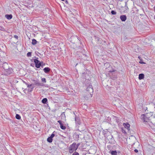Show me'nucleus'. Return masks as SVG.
<instances>
[{
    "mask_svg": "<svg viewBox=\"0 0 155 155\" xmlns=\"http://www.w3.org/2000/svg\"><path fill=\"white\" fill-rule=\"evenodd\" d=\"M3 68L5 70L6 73L7 74H10L12 72L13 70L11 68H9L8 64L5 62L3 64L2 66Z\"/></svg>",
    "mask_w": 155,
    "mask_h": 155,
    "instance_id": "nucleus-1",
    "label": "nucleus"
},
{
    "mask_svg": "<svg viewBox=\"0 0 155 155\" xmlns=\"http://www.w3.org/2000/svg\"><path fill=\"white\" fill-rule=\"evenodd\" d=\"M78 147V146H76V143H73L69 147V151L70 153H72L74 151H76Z\"/></svg>",
    "mask_w": 155,
    "mask_h": 155,
    "instance_id": "nucleus-2",
    "label": "nucleus"
},
{
    "mask_svg": "<svg viewBox=\"0 0 155 155\" xmlns=\"http://www.w3.org/2000/svg\"><path fill=\"white\" fill-rule=\"evenodd\" d=\"M87 87L86 88V91L87 93L89 94V97H91L93 93V89L91 85H89V86H87Z\"/></svg>",
    "mask_w": 155,
    "mask_h": 155,
    "instance_id": "nucleus-3",
    "label": "nucleus"
},
{
    "mask_svg": "<svg viewBox=\"0 0 155 155\" xmlns=\"http://www.w3.org/2000/svg\"><path fill=\"white\" fill-rule=\"evenodd\" d=\"M75 121L76 126L77 128H78L79 127V125H80L81 123L80 119L78 117H76L75 118Z\"/></svg>",
    "mask_w": 155,
    "mask_h": 155,
    "instance_id": "nucleus-4",
    "label": "nucleus"
},
{
    "mask_svg": "<svg viewBox=\"0 0 155 155\" xmlns=\"http://www.w3.org/2000/svg\"><path fill=\"white\" fill-rule=\"evenodd\" d=\"M140 118L144 122H147L149 120V118L147 117L146 114H142L141 115Z\"/></svg>",
    "mask_w": 155,
    "mask_h": 155,
    "instance_id": "nucleus-5",
    "label": "nucleus"
},
{
    "mask_svg": "<svg viewBox=\"0 0 155 155\" xmlns=\"http://www.w3.org/2000/svg\"><path fill=\"white\" fill-rule=\"evenodd\" d=\"M34 62L35 67L38 68H39L41 66V63L37 59H34Z\"/></svg>",
    "mask_w": 155,
    "mask_h": 155,
    "instance_id": "nucleus-6",
    "label": "nucleus"
},
{
    "mask_svg": "<svg viewBox=\"0 0 155 155\" xmlns=\"http://www.w3.org/2000/svg\"><path fill=\"white\" fill-rule=\"evenodd\" d=\"M106 71L108 72H112L114 71V69L112 68L111 66H110L108 68H106Z\"/></svg>",
    "mask_w": 155,
    "mask_h": 155,
    "instance_id": "nucleus-7",
    "label": "nucleus"
},
{
    "mask_svg": "<svg viewBox=\"0 0 155 155\" xmlns=\"http://www.w3.org/2000/svg\"><path fill=\"white\" fill-rule=\"evenodd\" d=\"M120 18L122 21H124L126 20L127 18L126 15H122L120 16Z\"/></svg>",
    "mask_w": 155,
    "mask_h": 155,
    "instance_id": "nucleus-8",
    "label": "nucleus"
},
{
    "mask_svg": "<svg viewBox=\"0 0 155 155\" xmlns=\"http://www.w3.org/2000/svg\"><path fill=\"white\" fill-rule=\"evenodd\" d=\"M123 125L125 128H126L128 130H130V125L129 124L127 123H124Z\"/></svg>",
    "mask_w": 155,
    "mask_h": 155,
    "instance_id": "nucleus-9",
    "label": "nucleus"
},
{
    "mask_svg": "<svg viewBox=\"0 0 155 155\" xmlns=\"http://www.w3.org/2000/svg\"><path fill=\"white\" fill-rule=\"evenodd\" d=\"M33 81H35V83H34V84L37 86H40L42 85V84L40 82H39L38 81H35V80H33Z\"/></svg>",
    "mask_w": 155,
    "mask_h": 155,
    "instance_id": "nucleus-10",
    "label": "nucleus"
},
{
    "mask_svg": "<svg viewBox=\"0 0 155 155\" xmlns=\"http://www.w3.org/2000/svg\"><path fill=\"white\" fill-rule=\"evenodd\" d=\"M5 17L8 20L11 19L12 18V15H6Z\"/></svg>",
    "mask_w": 155,
    "mask_h": 155,
    "instance_id": "nucleus-11",
    "label": "nucleus"
},
{
    "mask_svg": "<svg viewBox=\"0 0 155 155\" xmlns=\"http://www.w3.org/2000/svg\"><path fill=\"white\" fill-rule=\"evenodd\" d=\"M144 75L143 74H140L139 75V79L141 80L144 78Z\"/></svg>",
    "mask_w": 155,
    "mask_h": 155,
    "instance_id": "nucleus-12",
    "label": "nucleus"
},
{
    "mask_svg": "<svg viewBox=\"0 0 155 155\" xmlns=\"http://www.w3.org/2000/svg\"><path fill=\"white\" fill-rule=\"evenodd\" d=\"M50 68L48 67L45 68L43 69V71H44V72H45V73H48L50 71Z\"/></svg>",
    "mask_w": 155,
    "mask_h": 155,
    "instance_id": "nucleus-13",
    "label": "nucleus"
},
{
    "mask_svg": "<svg viewBox=\"0 0 155 155\" xmlns=\"http://www.w3.org/2000/svg\"><path fill=\"white\" fill-rule=\"evenodd\" d=\"M110 153L112 155H117V152L116 150L111 151Z\"/></svg>",
    "mask_w": 155,
    "mask_h": 155,
    "instance_id": "nucleus-14",
    "label": "nucleus"
},
{
    "mask_svg": "<svg viewBox=\"0 0 155 155\" xmlns=\"http://www.w3.org/2000/svg\"><path fill=\"white\" fill-rule=\"evenodd\" d=\"M37 42L35 39H33L32 40V44L33 45H35L36 44Z\"/></svg>",
    "mask_w": 155,
    "mask_h": 155,
    "instance_id": "nucleus-15",
    "label": "nucleus"
},
{
    "mask_svg": "<svg viewBox=\"0 0 155 155\" xmlns=\"http://www.w3.org/2000/svg\"><path fill=\"white\" fill-rule=\"evenodd\" d=\"M47 101V99L46 98H44L42 100V102L44 104H46Z\"/></svg>",
    "mask_w": 155,
    "mask_h": 155,
    "instance_id": "nucleus-16",
    "label": "nucleus"
},
{
    "mask_svg": "<svg viewBox=\"0 0 155 155\" xmlns=\"http://www.w3.org/2000/svg\"><path fill=\"white\" fill-rule=\"evenodd\" d=\"M47 141L49 143H51L52 141V139L50 137H49L48 138Z\"/></svg>",
    "mask_w": 155,
    "mask_h": 155,
    "instance_id": "nucleus-17",
    "label": "nucleus"
},
{
    "mask_svg": "<svg viewBox=\"0 0 155 155\" xmlns=\"http://www.w3.org/2000/svg\"><path fill=\"white\" fill-rule=\"evenodd\" d=\"M0 30L1 31H6L5 29L4 28V27L0 25Z\"/></svg>",
    "mask_w": 155,
    "mask_h": 155,
    "instance_id": "nucleus-18",
    "label": "nucleus"
},
{
    "mask_svg": "<svg viewBox=\"0 0 155 155\" xmlns=\"http://www.w3.org/2000/svg\"><path fill=\"white\" fill-rule=\"evenodd\" d=\"M32 85H33L32 84H30V85H29L28 84V85H27V86L28 87L31 88L32 89V90L34 87Z\"/></svg>",
    "mask_w": 155,
    "mask_h": 155,
    "instance_id": "nucleus-19",
    "label": "nucleus"
},
{
    "mask_svg": "<svg viewBox=\"0 0 155 155\" xmlns=\"http://www.w3.org/2000/svg\"><path fill=\"white\" fill-rule=\"evenodd\" d=\"M60 125V127L61 129H62L63 130H64L66 129L65 127L63 125V123H62Z\"/></svg>",
    "mask_w": 155,
    "mask_h": 155,
    "instance_id": "nucleus-20",
    "label": "nucleus"
},
{
    "mask_svg": "<svg viewBox=\"0 0 155 155\" xmlns=\"http://www.w3.org/2000/svg\"><path fill=\"white\" fill-rule=\"evenodd\" d=\"M15 117L18 120H19L21 119V116L19 114H16Z\"/></svg>",
    "mask_w": 155,
    "mask_h": 155,
    "instance_id": "nucleus-21",
    "label": "nucleus"
},
{
    "mask_svg": "<svg viewBox=\"0 0 155 155\" xmlns=\"http://www.w3.org/2000/svg\"><path fill=\"white\" fill-rule=\"evenodd\" d=\"M31 56V52H28L27 54V56L28 57H30Z\"/></svg>",
    "mask_w": 155,
    "mask_h": 155,
    "instance_id": "nucleus-22",
    "label": "nucleus"
},
{
    "mask_svg": "<svg viewBox=\"0 0 155 155\" xmlns=\"http://www.w3.org/2000/svg\"><path fill=\"white\" fill-rule=\"evenodd\" d=\"M41 81L43 82H44V83H45L46 82V80L45 79V78H41Z\"/></svg>",
    "mask_w": 155,
    "mask_h": 155,
    "instance_id": "nucleus-23",
    "label": "nucleus"
},
{
    "mask_svg": "<svg viewBox=\"0 0 155 155\" xmlns=\"http://www.w3.org/2000/svg\"><path fill=\"white\" fill-rule=\"evenodd\" d=\"M121 131L123 133L126 134V133L125 130L123 128H122Z\"/></svg>",
    "mask_w": 155,
    "mask_h": 155,
    "instance_id": "nucleus-24",
    "label": "nucleus"
},
{
    "mask_svg": "<svg viewBox=\"0 0 155 155\" xmlns=\"http://www.w3.org/2000/svg\"><path fill=\"white\" fill-rule=\"evenodd\" d=\"M72 155H79V154L78 152H75L72 154Z\"/></svg>",
    "mask_w": 155,
    "mask_h": 155,
    "instance_id": "nucleus-25",
    "label": "nucleus"
},
{
    "mask_svg": "<svg viewBox=\"0 0 155 155\" xmlns=\"http://www.w3.org/2000/svg\"><path fill=\"white\" fill-rule=\"evenodd\" d=\"M111 13L112 15H115L116 14V12L114 11H112L111 12Z\"/></svg>",
    "mask_w": 155,
    "mask_h": 155,
    "instance_id": "nucleus-26",
    "label": "nucleus"
},
{
    "mask_svg": "<svg viewBox=\"0 0 155 155\" xmlns=\"http://www.w3.org/2000/svg\"><path fill=\"white\" fill-rule=\"evenodd\" d=\"M54 136V134L52 133L51 135V136H50V137H51V138H52H52Z\"/></svg>",
    "mask_w": 155,
    "mask_h": 155,
    "instance_id": "nucleus-27",
    "label": "nucleus"
},
{
    "mask_svg": "<svg viewBox=\"0 0 155 155\" xmlns=\"http://www.w3.org/2000/svg\"><path fill=\"white\" fill-rule=\"evenodd\" d=\"M14 37L15 38L17 39H18V35H14Z\"/></svg>",
    "mask_w": 155,
    "mask_h": 155,
    "instance_id": "nucleus-28",
    "label": "nucleus"
},
{
    "mask_svg": "<svg viewBox=\"0 0 155 155\" xmlns=\"http://www.w3.org/2000/svg\"><path fill=\"white\" fill-rule=\"evenodd\" d=\"M58 122L59 123L60 125L62 123L61 120H58Z\"/></svg>",
    "mask_w": 155,
    "mask_h": 155,
    "instance_id": "nucleus-29",
    "label": "nucleus"
},
{
    "mask_svg": "<svg viewBox=\"0 0 155 155\" xmlns=\"http://www.w3.org/2000/svg\"><path fill=\"white\" fill-rule=\"evenodd\" d=\"M139 62L140 63V64H144L145 63L143 62L142 61H140Z\"/></svg>",
    "mask_w": 155,
    "mask_h": 155,
    "instance_id": "nucleus-30",
    "label": "nucleus"
},
{
    "mask_svg": "<svg viewBox=\"0 0 155 155\" xmlns=\"http://www.w3.org/2000/svg\"><path fill=\"white\" fill-rule=\"evenodd\" d=\"M134 151L136 153H137L138 151V150L137 149H135Z\"/></svg>",
    "mask_w": 155,
    "mask_h": 155,
    "instance_id": "nucleus-31",
    "label": "nucleus"
},
{
    "mask_svg": "<svg viewBox=\"0 0 155 155\" xmlns=\"http://www.w3.org/2000/svg\"><path fill=\"white\" fill-rule=\"evenodd\" d=\"M23 82L24 83H25L26 85H28V84L26 82H25V81H23Z\"/></svg>",
    "mask_w": 155,
    "mask_h": 155,
    "instance_id": "nucleus-32",
    "label": "nucleus"
},
{
    "mask_svg": "<svg viewBox=\"0 0 155 155\" xmlns=\"http://www.w3.org/2000/svg\"><path fill=\"white\" fill-rule=\"evenodd\" d=\"M79 144H78L77 145L76 144V146H78V147L79 146Z\"/></svg>",
    "mask_w": 155,
    "mask_h": 155,
    "instance_id": "nucleus-33",
    "label": "nucleus"
},
{
    "mask_svg": "<svg viewBox=\"0 0 155 155\" xmlns=\"http://www.w3.org/2000/svg\"><path fill=\"white\" fill-rule=\"evenodd\" d=\"M61 0L62 1H64V0Z\"/></svg>",
    "mask_w": 155,
    "mask_h": 155,
    "instance_id": "nucleus-34",
    "label": "nucleus"
}]
</instances>
